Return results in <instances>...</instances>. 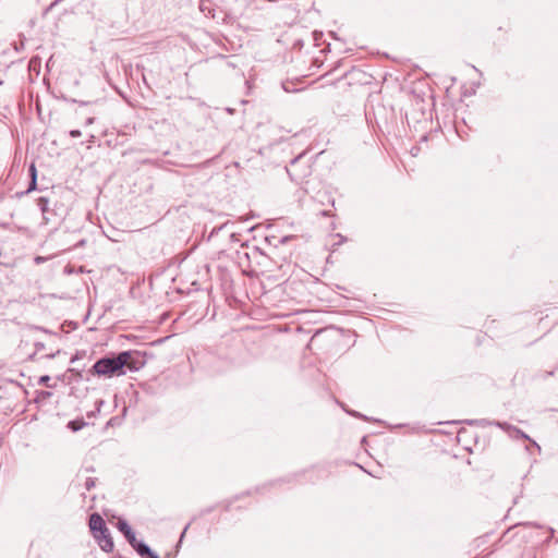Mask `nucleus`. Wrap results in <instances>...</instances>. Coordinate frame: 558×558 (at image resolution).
<instances>
[{"instance_id":"1","label":"nucleus","mask_w":558,"mask_h":558,"mask_svg":"<svg viewBox=\"0 0 558 558\" xmlns=\"http://www.w3.org/2000/svg\"><path fill=\"white\" fill-rule=\"evenodd\" d=\"M132 352L123 351L113 357H102L93 365V372L99 376L111 377L124 375V367L137 371V366L132 362Z\"/></svg>"},{"instance_id":"2","label":"nucleus","mask_w":558,"mask_h":558,"mask_svg":"<svg viewBox=\"0 0 558 558\" xmlns=\"http://www.w3.org/2000/svg\"><path fill=\"white\" fill-rule=\"evenodd\" d=\"M94 538L97 541L100 548L110 553L113 549V541L110 535L109 530L107 529L106 533L97 532L96 534H93Z\"/></svg>"},{"instance_id":"3","label":"nucleus","mask_w":558,"mask_h":558,"mask_svg":"<svg viewBox=\"0 0 558 558\" xmlns=\"http://www.w3.org/2000/svg\"><path fill=\"white\" fill-rule=\"evenodd\" d=\"M89 529L93 534H96L97 532H100V533L107 532L106 523L100 514L93 513L89 517Z\"/></svg>"},{"instance_id":"4","label":"nucleus","mask_w":558,"mask_h":558,"mask_svg":"<svg viewBox=\"0 0 558 558\" xmlns=\"http://www.w3.org/2000/svg\"><path fill=\"white\" fill-rule=\"evenodd\" d=\"M117 527L125 536V538L128 539L130 545H134V543L137 539H136L135 533L130 527L128 522L125 520H123V519H119L118 522H117Z\"/></svg>"},{"instance_id":"5","label":"nucleus","mask_w":558,"mask_h":558,"mask_svg":"<svg viewBox=\"0 0 558 558\" xmlns=\"http://www.w3.org/2000/svg\"><path fill=\"white\" fill-rule=\"evenodd\" d=\"M142 558H159L157 554L150 550V548L143 542L136 541L134 545H131Z\"/></svg>"},{"instance_id":"6","label":"nucleus","mask_w":558,"mask_h":558,"mask_svg":"<svg viewBox=\"0 0 558 558\" xmlns=\"http://www.w3.org/2000/svg\"><path fill=\"white\" fill-rule=\"evenodd\" d=\"M497 426H499L500 428L507 430V432H511L513 434H515L517 436H520L524 439H527V440H531L530 437L524 433L522 432L521 429L517 428V427H513L507 423H496Z\"/></svg>"},{"instance_id":"7","label":"nucleus","mask_w":558,"mask_h":558,"mask_svg":"<svg viewBox=\"0 0 558 558\" xmlns=\"http://www.w3.org/2000/svg\"><path fill=\"white\" fill-rule=\"evenodd\" d=\"M48 203H49V201L46 197H40L38 199V206L40 207L43 213H46V210L48 208Z\"/></svg>"},{"instance_id":"8","label":"nucleus","mask_w":558,"mask_h":558,"mask_svg":"<svg viewBox=\"0 0 558 558\" xmlns=\"http://www.w3.org/2000/svg\"><path fill=\"white\" fill-rule=\"evenodd\" d=\"M82 425H84V423L77 424L75 421H71L68 424L69 428H71L73 432L78 430L82 427Z\"/></svg>"},{"instance_id":"9","label":"nucleus","mask_w":558,"mask_h":558,"mask_svg":"<svg viewBox=\"0 0 558 558\" xmlns=\"http://www.w3.org/2000/svg\"><path fill=\"white\" fill-rule=\"evenodd\" d=\"M94 486H95V481H94V478L88 477V478L86 480V482H85V488H86L87 490H90Z\"/></svg>"},{"instance_id":"10","label":"nucleus","mask_w":558,"mask_h":558,"mask_svg":"<svg viewBox=\"0 0 558 558\" xmlns=\"http://www.w3.org/2000/svg\"><path fill=\"white\" fill-rule=\"evenodd\" d=\"M29 174H31L32 179L33 178L37 179V171H36V167H35L34 163H32L31 167H29Z\"/></svg>"},{"instance_id":"11","label":"nucleus","mask_w":558,"mask_h":558,"mask_svg":"<svg viewBox=\"0 0 558 558\" xmlns=\"http://www.w3.org/2000/svg\"><path fill=\"white\" fill-rule=\"evenodd\" d=\"M36 184H37V179L33 178V179L31 180V184H29V187H28V190H27V193H28V192H31V191H33V190H35V189H36Z\"/></svg>"},{"instance_id":"12","label":"nucleus","mask_w":558,"mask_h":558,"mask_svg":"<svg viewBox=\"0 0 558 558\" xmlns=\"http://www.w3.org/2000/svg\"><path fill=\"white\" fill-rule=\"evenodd\" d=\"M70 135H71L72 137H78V136H81V131H80V130H72V131L70 132Z\"/></svg>"},{"instance_id":"13","label":"nucleus","mask_w":558,"mask_h":558,"mask_svg":"<svg viewBox=\"0 0 558 558\" xmlns=\"http://www.w3.org/2000/svg\"><path fill=\"white\" fill-rule=\"evenodd\" d=\"M35 262H36V264H40V263H43V262H44V257H41V256H37V257L35 258Z\"/></svg>"},{"instance_id":"14","label":"nucleus","mask_w":558,"mask_h":558,"mask_svg":"<svg viewBox=\"0 0 558 558\" xmlns=\"http://www.w3.org/2000/svg\"><path fill=\"white\" fill-rule=\"evenodd\" d=\"M94 123V118H88L86 120V124L89 125V124H93Z\"/></svg>"},{"instance_id":"15","label":"nucleus","mask_w":558,"mask_h":558,"mask_svg":"<svg viewBox=\"0 0 558 558\" xmlns=\"http://www.w3.org/2000/svg\"><path fill=\"white\" fill-rule=\"evenodd\" d=\"M336 236L340 239L339 243L344 241V239H343V236L341 234H336Z\"/></svg>"},{"instance_id":"16","label":"nucleus","mask_w":558,"mask_h":558,"mask_svg":"<svg viewBox=\"0 0 558 558\" xmlns=\"http://www.w3.org/2000/svg\"><path fill=\"white\" fill-rule=\"evenodd\" d=\"M40 380H41V381H47V380H49V377H48V376H44V377H41V379H40Z\"/></svg>"},{"instance_id":"17","label":"nucleus","mask_w":558,"mask_h":558,"mask_svg":"<svg viewBox=\"0 0 558 558\" xmlns=\"http://www.w3.org/2000/svg\"><path fill=\"white\" fill-rule=\"evenodd\" d=\"M531 441H532V444H533V445H534L538 450L541 449V447L537 445V442H535V441H533V440H531Z\"/></svg>"},{"instance_id":"18","label":"nucleus","mask_w":558,"mask_h":558,"mask_svg":"<svg viewBox=\"0 0 558 558\" xmlns=\"http://www.w3.org/2000/svg\"><path fill=\"white\" fill-rule=\"evenodd\" d=\"M186 529L182 532L181 538L185 535Z\"/></svg>"}]
</instances>
